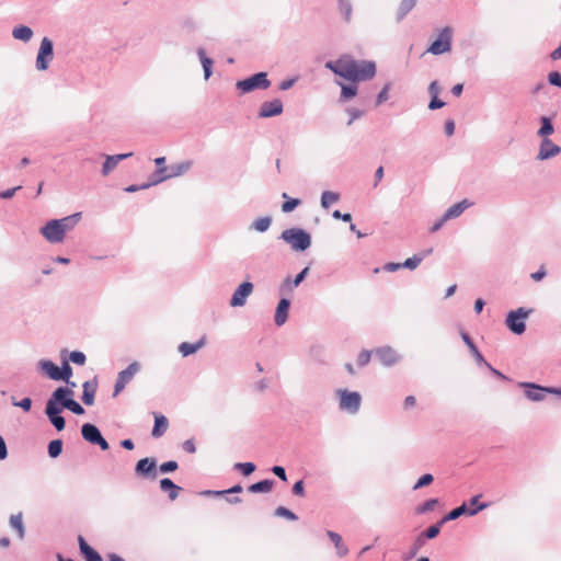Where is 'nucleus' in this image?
<instances>
[{
	"label": "nucleus",
	"instance_id": "obj_33",
	"mask_svg": "<svg viewBox=\"0 0 561 561\" xmlns=\"http://www.w3.org/2000/svg\"><path fill=\"white\" fill-rule=\"evenodd\" d=\"M327 535L334 543L337 556L341 558L345 557L348 553V548L343 543L342 537L337 533L332 530H328Z\"/></svg>",
	"mask_w": 561,
	"mask_h": 561
},
{
	"label": "nucleus",
	"instance_id": "obj_22",
	"mask_svg": "<svg viewBox=\"0 0 561 561\" xmlns=\"http://www.w3.org/2000/svg\"><path fill=\"white\" fill-rule=\"evenodd\" d=\"M37 368L47 375L51 380H60L59 367L49 359H41L37 363Z\"/></svg>",
	"mask_w": 561,
	"mask_h": 561
},
{
	"label": "nucleus",
	"instance_id": "obj_18",
	"mask_svg": "<svg viewBox=\"0 0 561 561\" xmlns=\"http://www.w3.org/2000/svg\"><path fill=\"white\" fill-rule=\"evenodd\" d=\"M378 360L385 366H392L400 360V356L390 346L379 347L375 351Z\"/></svg>",
	"mask_w": 561,
	"mask_h": 561
},
{
	"label": "nucleus",
	"instance_id": "obj_45",
	"mask_svg": "<svg viewBox=\"0 0 561 561\" xmlns=\"http://www.w3.org/2000/svg\"><path fill=\"white\" fill-rule=\"evenodd\" d=\"M59 376H61L60 380H64L65 382H69V379L72 376V367L66 358L62 360L61 367L59 368Z\"/></svg>",
	"mask_w": 561,
	"mask_h": 561
},
{
	"label": "nucleus",
	"instance_id": "obj_56",
	"mask_svg": "<svg viewBox=\"0 0 561 561\" xmlns=\"http://www.w3.org/2000/svg\"><path fill=\"white\" fill-rule=\"evenodd\" d=\"M12 404L14 407L21 408L25 412H28L32 408V400L30 398H24L21 401H16L15 398L13 397Z\"/></svg>",
	"mask_w": 561,
	"mask_h": 561
},
{
	"label": "nucleus",
	"instance_id": "obj_44",
	"mask_svg": "<svg viewBox=\"0 0 561 561\" xmlns=\"http://www.w3.org/2000/svg\"><path fill=\"white\" fill-rule=\"evenodd\" d=\"M339 9L346 22L351 21L352 18V3L351 0H339Z\"/></svg>",
	"mask_w": 561,
	"mask_h": 561
},
{
	"label": "nucleus",
	"instance_id": "obj_37",
	"mask_svg": "<svg viewBox=\"0 0 561 561\" xmlns=\"http://www.w3.org/2000/svg\"><path fill=\"white\" fill-rule=\"evenodd\" d=\"M540 123H541V126L537 131V136H539L543 139V138H548V136H550L551 134L554 133V127H553V124H552L550 117H547V116L540 117Z\"/></svg>",
	"mask_w": 561,
	"mask_h": 561
},
{
	"label": "nucleus",
	"instance_id": "obj_9",
	"mask_svg": "<svg viewBox=\"0 0 561 561\" xmlns=\"http://www.w3.org/2000/svg\"><path fill=\"white\" fill-rule=\"evenodd\" d=\"M520 387L525 388L526 398L535 402L542 401L546 393H561V388L542 387L531 382H522Z\"/></svg>",
	"mask_w": 561,
	"mask_h": 561
},
{
	"label": "nucleus",
	"instance_id": "obj_36",
	"mask_svg": "<svg viewBox=\"0 0 561 561\" xmlns=\"http://www.w3.org/2000/svg\"><path fill=\"white\" fill-rule=\"evenodd\" d=\"M12 36L15 39L22 41V42H28L33 36V31L31 27L26 25H19L13 28Z\"/></svg>",
	"mask_w": 561,
	"mask_h": 561
},
{
	"label": "nucleus",
	"instance_id": "obj_38",
	"mask_svg": "<svg viewBox=\"0 0 561 561\" xmlns=\"http://www.w3.org/2000/svg\"><path fill=\"white\" fill-rule=\"evenodd\" d=\"M10 525H11V527L13 529L16 530L19 538L23 539L24 536H25V528H24V525H23L22 513H19V514H15V515H11V517H10Z\"/></svg>",
	"mask_w": 561,
	"mask_h": 561
},
{
	"label": "nucleus",
	"instance_id": "obj_42",
	"mask_svg": "<svg viewBox=\"0 0 561 561\" xmlns=\"http://www.w3.org/2000/svg\"><path fill=\"white\" fill-rule=\"evenodd\" d=\"M444 525V523H442V519L438 520L436 524L430 526L426 530L422 531L420 534V536L426 540V539H434L435 537L438 536L439 531H440V527Z\"/></svg>",
	"mask_w": 561,
	"mask_h": 561
},
{
	"label": "nucleus",
	"instance_id": "obj_7",
	"mask_svg": "<svg viewBox=\"0 0 561 561\" xmlns=\"http://www.w3.org/2000/svg\"><path fill=\"white\" fill-rule=\"evenodd\" d=\"M193 165L191 160L182 161L176 164H172L170 168H158L153 173V183H161L168 179L180 176L186 173Z\"/></svg>",
	"mask_w": 561,
	"mask_h": 561
},
{
	"label": "nucleus",
	"instance_id": "obj_13",
	"mask_svg": "<svg viewBox=\"0 0 561 561\" xmlns=\"http://www.w3.org/2000/svg\"><path fill=\"white\" fill-rule=\"evenodd\" d=\"M253 284L251 282H243L238 286V288L233 291L231 299H230V306L231 307H242L247 302V298L252 294L253 291Z\"/></svg>",
	"mask_w": 561,
	"mask_h": 561
},
{
	"label": "nucleus",
	"instance_id": "obj_60",
	"mask_svg": "<svg viewBox=\"0 0 561 561\" xmlns=\"http://www.w3.org/2000/svg\"><path fill=\"white\" fill-rule=\"evenodd\" d=\"M371 353L369 351H362L357 356V365L363 367L366 366L370 360Z\"/></svg>",
	"mask_w": 561,
	"mask_h": 561
},
{
	"label": "nucleus",
	"instance_id": "obj_6",
	"mask_svg": "<svg viewBox=\"0 0 561 561\" xmlns=\"http://www.w3.org/2000/svg\"><path fill=\"white\" fill-rule=\"evenodd\" d=\"M533 312V309L520 307L507 313L505 323L507 328L516 335H520L526 330L525 319Z\"/></svg>",
	"mask_w": 561,
	"mask_h": 561
},
{
	"label": "nucleus",
	"instance_id": "obj_17",
	"mask_svg": "<svg viewBox=\"0 0 561 561\" xmlns=\"http://www.w3.org/2000/svg\"><path fill=\"white\" fill-rule=\"evenodd\" d=\"M488 507V504L486 503H481L478 507L476 508H472V510H468L467 508V505L466 503L461 504L460 506L451 510L448 514H446L443 518H442V523H447V522H450V520H455L457 518H459L461 515L463 514H467L469 516H473L476 515L478 512L484 510Z\"/></svg>",
	"mask_w": 561,
	"mask_h": 561
},
{
	"label": "nucleus",
	"instance_id": "obj_26",
	"mask_svg": "<svg viewBox=\"0 0 561 561\" xmlns=\"http://www.w3.org/2000/svg\"><path fill=\"white\" fill-rule=\"evenodd\" d=\"M472 205L473 203L468 199H462L461 202L454 204L444 213L445 219L449 220L459 217L467 208Z\"/></svg>",
	"mask_w": 561,
	"mask_h": 561
},
{
	"label": "nucleus",
	"instance_id": "obj_30",
	"mask_svg": "<svg viewBox=\"0 0 561 561\" xmlns=\"http://www.w3.org/2000/svg\"><path fill=\"white\" fill-rule=\"evenodd\" d=\"M206 343V339L202 337L196 343L183 342L179 345V352L182 356L186 357L196 353L199 348H202Z\"/></svg>",
	"mask_w": 561,
	"mask_h": 561
},
{
	"label": "nucleus",
	"instance_id": "obj_63",
	"mask_svg": "<svg viewBox=\"0 0 561 561\" xmlns=\"http://www.w3.org/2000/svg\"><path fill=\"white\" fill-rule=\"evenodd\" d=\"M272 472L283 481H287L286 470L282 466H274Z\"/></svg>",
	"mask_w": 561,
	"mask_h": 561
},
{
	"label": "nucleus",
	"instance_id": "obj_1",
	"mask_svg": "<svg viewBox=\"0 0 561 561\" xmlns=\"http://www.w3.org/2000/svg\"><path fill=\"white\" fill-rule=\"evenodd\" d=\"M325 68L353 83L367 81L376 76V64L374 61H358L353 59L350 55H343L336 60L327 61Z\"/></svg>",
	"mask_w": 561,
	"mask_h": 561
},
{
	"label": "nucleus",
	"instance_id": "obj_58",
	"mask_svg": "<svg viewBox=\"0 0 561 561\" xmlns=\"http://www.w3.org/2000/svg\"><path fill=\"white\" fill-rule=\"evenodd\" d=\"M308 272H309V267H305L301 272H299L296 275V277L294 278L293 282L290 280V278H287L286 282L288 284H291V286L297 287L305 279V277L307 276Z\"/></svg>",
	"mask_w": 561,
	"mask_h": 561
},
{
	"label": "nucleus",
	"instance_id": "obj_16",
	"mask_svg": "<svg viewBox=\"0 0 561 561\" xmlns=\"http://www.w3.org/2000/svg\"><path fill=\"white\" fill-rule=\"evenodd\" d=\"M561 152V147L556 145L551 139L543 138L539 145L537 159L540 161L551 159Z\"/></svg>",
	"mask_w": 561,
	"mask_h": 561
},
{
	"label": "nucleus",
	"instance_id": "obj_28",
	"mask_svg": "<svg viewBox=\"0 0 561 561\" xmlns=\"http://www.w3.org/2000/svg\"><path fill=\"white\" fill-rule=\"evenodd\" d=\"M154 416V425L151 432V435L156 438L161 437L168 430L169 422L168 419L158 413H153Z\"/></svg>",
	"mask_w": 561,
	"mask_h": 561
},
{
	"label": "nucleus",
	"instance_id": "obj_52",
	"mask_svg": "<svg viewBox=\"0 0 561 561\" xmlns=\"http://www.w3.org/2000/svg\"><path fill=\"white\" fill-rule=\"evenodd\" d=\"M69 360H70V362H72V363H73V364H76V365H80V366H82V365H84V364H85L87 357H85V355H84L82 352H80V351H73V352H71V353L69 354V359H68V362H69Z\"/></svg>",
	"mask_w": 561,
	"mask_h": 561
},
{
	"label": "nucleus",
	"instance_id": "obj_3",
	"mask_svg": "<svg viewBox=\"0 0 561 561\" xmlns=\"http://www.w3.org/2000/svg\"><path fill=\"white\" fill-rule=\"evenodd\" d=\"M58 405L64 410L67 409L77 415H82L84 409L76 400H73V390L68 387H58L50 394Z\"/></svg>",
	"mask_w": 561,
	"mask_h": 561
},
{
	"label": "nucleus",
	"instance_id": "obj_10",
	"mask_svg": "<svg viewBox=\"0 0 561 561\" xmlns=\"http://www.w3.org/2000/svg\"><path fill=\"white\" fill-rule=\"evenodd\" d=\"M54 57V45L48 37H44L41 42L36 57V69L44 71L48 68Z\"/></svg>",
	"mask_w": 561,
	"mask_h": 561
},
{
	"label": "nucleus",
	"instance_id": "obj_32",
	"mask_svg": "<svg viewBox=\"0 0 561 561\" xmlns=\"http://www.w3.org/2000/svg\"><path fill=\"white\" fill-rule=\"evenodd\" d=\"M160 489L162 491H169V499L171 501H174L181 491V488L169 478H163L160 480Z\"/></svg>",
	"mask_w": 561,
	"mask_h": 561
},
{
	"label": "nucleus",
	"instance_id": "obj_55",
	"mask_svg": "<svg viewBox=\"0 0 561 561\" xmlns=\"http://www.w3.org/2000/svg\"><path fill=\"white\" fill-rule=\"evenodd\" d=\"M153 179H154V176L152 175V176L150 178V181H149V182H147V183H144V184H141V185H135V184L129 185V186H127V187L125 188V192H127V193H134V192H137V191H140V190L148 188V187H150V186H152V185H157L158 183H153Z\"/></svg>",
	"mask_w": 561,
	"mask_h": 561
},
{
	"label": "nucleus",
	"instance_id": "obj_54",
	"mask_svg": "<svg viewBox=\"0 0 561 561\" xmlns=\"http://www.w3.org/2000/svg\"><path fill=\"white\" fill-rule=\"evenodd\" d=\"M424 543H425V540L419 535L415 538L407 559L415 557L416 553L419 552V550L424 546Z\"/></svg>",
	"mask_w": 561,
	"mask_h": 561
},
{
	"label": "nucleus",
	"instance_id": "obj_49",
	"mask_svg": "<svg viewBox=\"0 0 561 561\" xmlns=\"http://www.w3.org/2000/svg\"><path fill=\"white\" fill-rule=\"evenodd\" d=\"M234 469L239 470L243 476H250L256 469V466L253 462H237L234 465Z\"/></svg>",
	"mask_w": 561,
	"mask_h": 561
},
{
	"label": "nucleus",
	"instance_id": "obj_15",
	"mask_svg": "<svg viewBox=\"0 0 561 561\" xmlns=\"http://www.w3.org/2000/svg\"><path fill=\"white\" fill-rule=\"evenodd\" d=\"M283 111H284V105L279 99H274L272 101H265L260 106L259 117L270 118V117L278 116L283 113Z\"/></svg>",
	"mask_w": 561,
	"mask_h": 561
},
{
	"label": "nucleus",
	"instance_id": "obj_59",
	"mask_svg": "<svg viewBox=\"0 0 561 561\" xmlns=\"http://www.w3.org/2000/svg\"><path fill=\"white\" fill-rule=\"evenodd\" d=\"M347 114L350 115V121L347 122V125H352L353 122L359 117H362L364 115V112L358 110V108H354V107H348L346 110Z\"/></svg>",
	"mask_w": 561,
	"mask_h": 561
},
{
	"label": "nucleus",
	"instance_id": "obj_5",
	"mask_svg": "<svg viewBox=\"0 0 561 561\" xmlns=\"http://www.w3.org/2000/svg\"><path fill=\"white\" fill-rule=\"evenodd\" d=\"M336 394L340 398L339 408L350 414H356L360 409L362 396L357 391L339 389Z\"/></svg>",
	"mask_w": 561,
	"mask_h": 561
},
{
	"label": "nucleus",
	"instance_id": "obj_40",
	"mask_svg": "<svg viewBox=\"0 0 561 561\" xmlns=\"http://www.w3.org/2000/svg\"><path fill=\"white\" fill-rule=\"evenodd\" d=\"M272 224V217L270 216H264V217H260L257 219H255L250 228L253 229V230H256L259 232H265L270 226Z\"/></svg>",
	"mask_w": 561,
	"mask_h": 561
},
{
	"label": "nucleus",
	"instance_id": "obj_12",
	"mask_svg": "<svg viewBox=\"0 0 561 561\" xmlns=\"http://www.w3.org/2000/svg\"><path fill=\"white\" fill-rule=\"evenodd\" d=\"M41 234L53 244L61 243L65 240L62 229H60L57 220L51 219L47 221L39 230Z\"/></svg>",
	"mask_w": 561,
	"mask_h": 561
},
{
	"label": "nucleus",
	"instance_id": "obj_4",
	"mask_svg": "<svg viewBox=\"0 0 561 561\" xmlns=\"http://www.w3.org/2000/svg\"><path fill=\"white\" fill-rule=\"evenodd\" d=\"M270 85L271 81L268 80L266 72L254 73L253 76L243 80H239L236 83V88L241 93H250L256 89L266 90L270 88Z\"/></svg>",
	"mask_w": 561,
	"mask_h": 561
},
{
	"label": "nucleus",
	"instance_id": "obj_61",
	"mask_svg": "<svg viewBox=\"0 0 561 561\" xmlns=\"http://www.w3.org/2000/svg\"><path fill=\"white\" fill-rule=\"evenodd\" d=\"M548 82L551 85L561 88V73L558 71H552L548 75Z\"/></svg>",
	"mask_w": 561,
	"mask_h": 561
},
{
	"label": "nucleus",
	"instance_id": "obj_50",
	"mask_svg": "<svg viewBox=\"0 0 561 561\" xmlns=\"http://www.w3.org/2000/svg\"><path fill=\"white\" fill-rule=\"evenodd\" d=\"M425 259V255H413L412 257H409L403 263H402V266L404 268H408V270H414L416 268L420 263Z\"/></svg>",
	"mask_w": 561,
	"mask_h": 561
},
{
	"label": "nucleus",
	"instance_id": "obj_47",
	"mask_svg": "<svg viewBox=\"0 0 561 561\" xmlns=\"http://www.w3.org/2000/svg\"><path fill=\"white\" fill-rule=\"evenodd\" d=\"M274 515L276 517H284V518H286L288 520H293V522L298 519V516L285 506H278L274 511Z\"/></svg>",
	"mask_w": 561,
	"mask_h": 561
},
{
	"label": "nucleus",
	"instance_id": "obj_57",
	"mask_svg": "<svg viewBox=\"0 0 561 561\" xmlns=\"http://www.w3.org/2000/svg\"><path fill=\"white\" fill-rule=\"evenodd\" d=\"M179 465L176 461L174 460H170V461H167V462H163L162 465H160L159 467V471L161 473H169V472H173L178 469Z\"/></svg>",
	"mask_w": 561,
	"mask_h": 561
},
{
	"label": "nucleus",
	"instance_id": "obj_64",
	"mask_svg": "<svg viewBox=\"0 0 561 561\" xmlns=\"http://www.w3.org/2000/svg\"><path fill=\"white\" fill-rule=\"evenodd\" d=\"M428 93L431 96H438V94L440 93V85L438 81L435 80L430 83Z\"/></svg>",
	"mask_w": 561,
	"mask_h": 561
},
{
	"label": "nucleus",
	"instance_id": "obj_35",
	"mask_svg": "<svg viewBox=\"0 0 561 561\" xmlns=\"http://www.w3.org/2000/svg\"><path fill=\"white\" fill-rule=\"evenodd\" d=\"M274 485V480L265 479L261 480L256 483L251 484L248 490L251 493H267L272 490Z\"/></svg>",
	"mask_w": 561,
	"mask_h": 561
},
{
	"label": "nucleus",
	"instance_id": "obj_46",
	"mask_svg": "<svg viewBox=\"0 0 561 561\" xmlns=\"http://www.w3.org/2000/svg\"><path fill=\"white\" fill-rule=\"evenodd\" d=\"M283 198H287V201H285L282 205V210L284 213L293 211L301 203V201L298 198H288L286 193H283Z\"/></svg>",
	"mask_w": 561,
	"mask_h": 561
},
{
	"label": "nucleus",
	"instance_id": "obj_2",
	"mask_svg": "<svg viewBox=\"0 0 561 561\" xmlns=\"http://www.w3.org/2000/svg\"><path fill=\"white\" fill-rule=\"evenodd\" d=\"M279 239L288 243L294 251L304 252L311 245V236L301 228H289L284 230Z\"/></svg>",
	"mask_w": 561,
	"mask_h": 561
},
{
	"label": "nucleus",
	"instance_id": "obj_51",
	"mask_svg": "<svg viewBox=\"0 0 561 561\" xmlns=\"http://www.w3.org/2000/svg\"><path fill=\"white\" fill-rule=\"evenodd\" d=\"M391 89V83L388 82L383 85V88L380 90L376 98V106L381 105L383 102H386L389 99V91Z\"/></svg>",
	"mask_w": 561,
	"mask_h": 561
},
{
	"label": "nucleus",
	"instance_id": "obj_20",
	"mask_svg": "<svg viewBox=\"0 0 561 561\" xmlns=\"http://www.w3.org/2000/svg\"><path fill=\"white\" fill-rule=\"evenodd\" d=\"M83 391L81 400L85 405H92L94 403V397L98 389V379L94 377L92 380H88L82 385Z\"/></svg>",
	"mask_w": 561,
	"mask_h": 561
},
{
	"label": "nucleus",
	"instance_id": "obj_11",
	"mask_svg": "<svg viewBox=\"0 0 561 561\" xmlns=\"http://www.w3.org/2000/svg\"><path fill=\"white\" fill-rule=\"evenodd\" d=\"M62 409L58 405V403L50 396L46 402L45 414L47 415L51 425L58 431H62L66 426V421L61 415Z\"/></svg>",
	"mask_w": 561,
	"mask_h": 561
},
{
	"label": "nucleus",
	"instance_id": "obj_53",
	"mask_svg": "<svg viewBox=\"0 0 561 561\" xmlns=\"http://www.w3.org/2000/svg\"><path fill=\"white\" fill-rule=\"evenodd\" d=\"M434 480V477L431 473H425L416 481L413 486V490H419L421 488L430 485Z\"/></svg>",
	"mask_w": 561,
	"mask_h": 561
},
{
	"label": "nucleus",
	"instance_id": "obj_14",
	"mask_svg": "<svg viewBox=\"0 0 561 561\" xmlns=\"http://www.w3.org/2000/svg\"><path fill=\"white\" fill-rule=\"evenodd\" d=\"M157 461L154 458H142L135 467V472L138 477L156 479L157 477Z\"/></svg>",
	"mask_w": 561,
	"mask_h": 561
},
{
	"label": "nucleus",
	"instance_id": "obj_29",
	"mask_svg": "<svg viewBox=\"0 0 561 561\" xmlns=\"http://www.w3.org/2000/svg\"><path fill=\"white\" fill-rule=\"evenodd\" d=\"M416 3L417 0H401L396 13L397 23L402 22L405 16L415 8Z\"/></svg>",
	"mask_w": 561,
	"mask_h": 561
},
{
	"label": "nucleus",
	"instance_id": "obj_34",
	"mask_svg": "<svg viewBox=\"0 0 561 561\" xmlns=\"http://www.w3.org/2000/svg\"><path fill=\"white\" fill-rule=\"evenodd\" d=\"M197 55L199 57V60H201V64L203 66V70H204V78L206 80L209 79V77L211 76V69H213V59L207 57L206 56V53H205V49L204 48H198L197 49Z\"/></svg>",
	"mask_w": 561,
	"mask_h": 561
},
{
	"label": "nucleus",
	"instance_id": "obj_39",
	"mask_svg": "<svg viewBox=\"0 0 561 561\" xmlns=\"http://www.w3.org/2000/svg\"><path fill=\"white\" fill-rule=\"evenodd\" d=\"M340 194L332 191H324L321 195V206L328 209L332 204L340 201Z\"/></svg>",
	"mask_w": 561,
	"mask_h": 561
},
{
	"label": "nucleus",
	"instance_id": "obj_62",
	"mask_svg": "<svg viewBox=\"0 0 561 561\" xmlns=\"http://www.w3.org/2000/svg\"><path fill=\"white\" fill-rule=\"evenodd\" d=\"M431 98L432 99H431V101L428 103V108L430 110H432V111L438 110V108H442L445 105V103L440 99H438V96H431Z\"/></svg>",
	"mask_w": 561,
	"mask_h": 561
},
{
	"label": "nucleus",
	"instance_id": "obj_25",
	"mask_svg": "<svg viewBox=\"0 0 561 561\" xmlns=\"http://www.w3.org/2000/svg\"><path fill=\"white\" fill-rule=\"evenodd\" d=\"M81 435L84 440L94 445V443L101 437L102 433L96 425L84 423L81 426Z\"/></svg>",
	"mask_w": 561,
	"mask_h": 561
},
{
	"label": "nucleus",
	"instance_id": "obj_48",
	"mask_svg": "<svg viewBox=\"0 0 561 561\" xmlns=\"http://www.w3.org/2000/svg\"><path fill=\"white\" fill-rule=\"evenodd\" d=\"M438 504L437 499H430L425 501L423 504L419 505L415 511L416 514H425L427 512H431L435 508V506Z\"/></svg>",
	"mask_w": 561,
	"mask_h": 561
},
{
	"label": "nucleus",
	"instance_id": "obj_41",
	"mask_svg": "<svg viewBox=\"0 0 561 561\" xmlns=\"http://www.w3.org/2000/svg\"><path fill=\"white\" fill-rule=\"evenodd\" d=\"M337 84L341 87V101H347L357 94V87L355 84H344L342 82H337Z\"/></svg>",
	"mask_w": 561,
	"mask_h": 561
},
{
	"label": "nucleus",
	"instance_id": "obj_23",
	"mask_svg": "<svg viewBox=\"0 0 561 561\" xmlns=\"http://www.w3.org/2000/svg\"><path fill=\"white\" fill-rule=\"evenodd\" d=\"M461 339L462 341L466 343V345L469 347L472 356L474 357L476 362L478 365H483L485 367H490V363H488L483 355L481 354V352L477 348L476 344L473 343V341L471 340V337L469 336L468 333L466 332H462L461 333Z\"/></svg>",
	"mask_w": 561,
	"mask_h": 561
},
{
	"label": "nucleus",
	"instance_id": "obj_24",
	"mask_svg": "<svg viewBox=\"0 0 561 561\" xmlns=\"http://www.w3.org/2000/svg\"><path fill=\"white\" fill-rule=\"evenodd\" d=\"M80 552L87 561H102V557L91 546H89L82 536L78 537Z\"/></svg>",
	"mask_w": 561,
	"mask_h": 561
},
{
	"label": "nucleus",
	"instance_id": "obj_21",
	"mask_svg": "<svg viewBox=\"0 0 561 561\" xmlns=\"http://www.w3.org/2000/svg\"><path fill=\"white\" fill-rule=\"evenodd\" d=\"M131 156L133 152L106 156L105 161L102 165V174L104 176L108 175L122 160H125Z\"/></svg>",
	"mask_w": 561,
	"mask_h": 561
},
{
	"label": "nucleus",
	"instance_id": "obj_19",
	"mask_svg": "<svg viewBox=\"0 0 561 561\" xmlns=\"http://www.w3.org/2000/svg\"><path fill=\"white\" fill-rule=\"evenodd\" d=\"M290 307V300L282 298L276 307L274 321L277 327H282L288 319V311Z\"/></svg>",
	"mask_w": 561,
	"mask_h": 561
},
{
	"label": "nucleus",
	"instance_id": "obj_27",
	"mask_svg": "<svg viewBox=\"0 0 561 561\" xmlns=\"http://www.w3.org/2000/svg\"><path fill=\"white\" fill-rule=\"evenodd\" d=\"M80 219H81V213H75L70 216H66L64 218L56 219V220H57V224H59L60 229H62L64 236H66V233L68 231L72 230L77 226V224L80 221Z\"/></svg>",
	"mask_w": 561,
	"mask_h": 561
},
{
	"label": "nucleus",
	"instance_id": "obj_31",
	"mask_svg": "<svg viewBox=\"0 0 561 561\" xmlns=\"http://www.w3.org/2000/svg\"><path fill=\"white\" fill-rule=\"evenodd\" d=\"M139 370L140 364L138 362H133L125 369L118 373L117 378L127 385Z\"/></svg>",
	"mask_w": 561,
	"mask_h": 561
},
{
	"label": "nucleus",
	"instance_id": "obj_8",
	"mask_svg": "<svg viewBox=\"0 0 561 561\" xmlns=\"http://www.w3.org/2000/svg\"><path fill=\"white\" fill-rule=\"evenodd\" d=\"M453 30L445 26L439 31L438 37L430 45L427 53L442 55L451 50Z\"/></svg>",
	"mask_w": 561,
	"mask_h": 561
},
{
	"label": "nucleus",
	"instance_id": "obj_43",
	"mask_svg": "<svg viewBox=\"0 0 561 561\" xmlns=\"http://www.w3.org/2000/svg\"><path fill=\"white\" fill-rule=\"evenodd\" d=\"M62 445L64 444H62L61 439H54V440L49 442L48 448H47L49 457L57 458L62 451Z\"/></svg>",
	"mask_w": 561,
	"mask_h": 561
}]
</instances>
